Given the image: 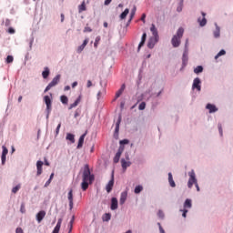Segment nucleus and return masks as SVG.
I'll return each mask as SVG.
<instances>
[{
  "mask_svg": "<svg viewBox=\"0 0 233 233\" xmlns=\"http://www.w3.org/2000/svg\"><path fill=\"white\" fill-rule=\"evenodd\" d=\"M94 179L95 177L90 172V167L88 166V164L85 165L81 183V188L84 192L88 189L89 185H92V183H94Z\"/></svg>",
  "mask_w": 233,
  "mask_h": 233,
  "instance_id": "f257e3e1",
  "label": "nucleus"
},
{
  "mask_svg": "<svg viewBox=\"0 0 233 233\" xmlns=\"http://www.w3.org/2000/svg\"><path fill=\"white\" fill-rule=\"evenodd\" d=\"M184 33H185V29H183V27H180L178 28L177 35L173 36L171 43L175 48H177V46L181 45V37H183Z\"/></svg>",
  "mask_w": 233,
  "mask_h": 233,
  "instance_id": "f03ea898",
  "label": "nucleus"
},
{
  "mask_svg": "<svg viewBox=\"0 0 233 233\" xmlns=\"http://www.w3.org/2000/svg\"><path fill=\"white\" fill-rule=\"evenodd\" d=\"M59 81H61V75H56L53 80L48 84V86L45 89V93L48 92L51 88H54V86L59 85Z\"/></svg>",
  "mask_w": 233,
  "mask_h": 233,
  "instance_id": "7ed1b4c3",
  "label": "nucleus"
},
{
  "mask_svg": "<svg viewBox=\"0 0 233 233\" xmlns=\"http://www.w3.org/2000/svg\"><path fill=\"white\" fill-rule=\"evenodd\" d=\"M189 176V179L187 182V187L188 188H192V187H194V185H196V183H198V179H196V172H194V170H191L188 173Z\"/></svg>",
  "mask_w": 233,
  "mask_h": 233,
  "instance_id": "20e7f679",
  "label": "nucleus"
},
{
  "mask_svg": "<svg viewBox=\"0 0 233 233\" xmlns=\"http://www.w3.org/2000/svg\"><path fill=\"white\" fill-rule=\"evenodd\" d=\"M44 101L46 105V112H47V115H46V117H48L50 116V113L52 112V98H50L49 96H44Z\"/></svg>",
  "mask_w": 233,
  "mask_h": 233,
  "instance_id": "39448f33",
  "label": "nucleus"
},
{
  "mask_svg": "<svg viewBox=\"0 0 233 233\" xmlns=\"http://www.w3.org/2000/svg\"><path fill=\"white\" fill-rule=\"evenodd\" d=\"M67 198L69 201V208L72 210L74 208V190L70 189L68 194H67Z\"/></svg>",
  "mask_w": 233,
  "mask_h": 233,
  "instance_id": "423d86ee",
  "label": "nucleus"
},
{
  "mask_svg": "<svg viewBox=\"0 0 233 233\" xmlns=\"http://www.w3.org/2000/svg\"><path fill=\"white\" fill-rule=\"evenodd\" d=\"M112 188H114V174L112 175L111 179L109 180V182L106 187V190L107 194H110V192H112Z\"/></svg>",
  "mask_w": 233,
  "mask_h": 233,
  "instance_id": "0eeeda50",
  "label": "nucleus"
},
{
  "mask_svg": "<svg viewBox=\"0 0 233 233\" xmlns=\"http://www.w3.org/2000/svg\"><path fill=\"white\" fill-rule=\"evenodd\" d=\"M45 216H46V212L45 210H41L36 214V220L38 223H41L43 219H45Z\"/></svg>",
  "mask_w": 233,
  "mask_h": 233,
  "instance_id": "6e6552de",
  "label": "nucleus"
},
{
  "mask_svg": "<svg viewBox=\"0 0 233 233\" xmlns=\"http://www.w3.org/2000/svg\"><path fill=\"white\" fill-rule=\"evenodd\" d=\"M200 85H201V80L198 77H197L193 81L192 88H197V90L200 91L201 90Z\"/></svg>",
  "mask_w": 233,
  "mask_h": 233,
  "instance_id": "1a4fd4ad",
  "label": "nucleus"
},
{
  "mask_svg": "<svg viewBox=\"0 0 233 233\" xmlns=\"http://www.w3.org/2000/svg\"><path fill=\"white\" fill-rule=\"evenodd\" d=\"M43 161L38 160L36 162V168H37V172H36V176H41V174H43Z\"/></svg>",
  "mask_w": 233,
  "mask_h": 233,
  "instance_id": "9d476101",
  "label": "nucleus"
},
{
  "mask_svg": "<svg viewBox=\"0 0 233 233\" xmlns=\"http://www.w3.org/2000/svg\"><path fill=\"white\" fill-rule=\"evenodd\" d=\"M206 108L209 111V114H214V112H218V107L215 105L208 104Z\"/></svg>",
  "mask_w": 233,
  "mask_h": 233,
  "instance_id": "9b49d317",
  "label": "nucleus"
},
{
  "mask_svg": "<svg viewBox=\"0 0 233 233\" xmlns=\"http://www.w3.org/2000/svg\"><path fill=\"white\" fill-rule=\"evenodd\" d=\"M192 208V199L187 198L184 202V210H188Z\"/></svg>",
  "mask_w": 233,
  "mask_h": 233,
  "instance_id": "f8f14e48",
  "label": "nucleus"
},
{
  "mask_svg": "<svg viewBox=\"0 0 233 233\" xmlns=\"http://www.w3.org/2000/svg\"><path fill=\"white\" fill-rule=\"evenodd\" d=\"M201 15L203 18H198V21L200 26H205V25H207V18H205V15H207V14H205V12H202Z\"/></svg>",
  "mask_w": 233,
  "mask_h": 233,
  "instance_id": "ddd939ff",
  "label": "nucleus"
},
{
  "mask_svg": "<svg viewBox=\"0 0 233 233\" xmlns=\"http://www.w3.org/2000/svg\"><path fill=\"white\" fill-rule=\"evenodd\" d=\"M85 137H86V133H84V134L79 137L77 148H82V147H83V144L85 143Z\"/></svg>",
  "mask_w": 233,
  "mask_h": 233,
  "instance_id": "4468645a",
  "label": "nucleus"
},
{
  "mask_svg": "<svg viewBox=\"0 0 233 233\" xmlns=\"http://www.w3.org/2000/svg\"><path fill=\"white\" fill-rule=\"evenodd\" d=\"M88 45V38H86L83 42V44L78 46L77 48V52L78 54H81V52H83V50H85V46H86Z\"/></svg>",
  "mask_w": 233,
  "mask_h": 233,
  "instance_id": "2eb2a0df",
  "label": "nucleus"
},
{
  "mask_svg": "<svg viewBox=\"0 0 233 233\" xmlns=\"http://www.w3.org/2000/svg\"><path fill=\"white\" fill-rule=\"evenodd\" d=\"M61 223H63V219L59 218L52 233H59V230H61Z\"/></svg>",
  "mask_w": 233,
  "mask_h": 233,
  "instance_id": "dca6fc26",
  "label": "nucleus"
},
{
  "mask_svg": "<svg viewBox=\"0 0 233 233\" xmlns=\"http://www.w3.org/2000/svg\"><path fill=\"white\" fill-rule=\"evenodd\" d=\"M127 196H128V193L127 191H124V192L121 193L120 205H125V201H127Z\"/></svg>",
  "mask_w": 233,
  "mask_h": 233,
  "instance_id": "f3484780",
  "label": "nucleus"
},
{
  "mask_svg": "<svg viewBox=\"0 0 233 233\" xmlns=\"http://www.w3.org/2000/svg\"><path fill=\"white\" fill-rule=\"evenodd\" d=\"M111 210H117V198H112L111 199Z\"/></svg>",
  "mask_w": 233,
  "mask_h": 233,
  "instance_id": "a211bd4d",
  "label": "nucleus"
},
{
  "mask_svg": "<svg viewBox=\"0 0 233 233\" xmlns=\"http://www.w3.org/2000/svg\"><path fill=\"white\" fill-rule=\"evenodd\" d=\"M125 88H127V86H125V84H123L120 87V89L118 91H116V98L117 99L118 97H121V95L123 94V92H125Z\"/></svg>",
  "mask_w": 233,
  "mask_h": 233,
  "instance_id": "6ab92c4d",
  "label": "nucleus"
},
{
  "mask_svg": "<svg viewBox=\"0 0 233 233\" xmlns=\"http://www.w3.org/2000/svg\"><path fill=\"white\" fill-rule=\"evenodd\" d=\"M81 103V96H79L77 98H76V100L73 103V104H71L70 106H69V110H72V108H76V106H77V105H79Z\"/></svg>",
  "mask_w": 233,
  "mask_h": 233,
  "instance_id": "aec40b11",
  "label": "nucleus"
},
{
  "mask_svg": "<svg viewBox=\"0 0 233 233\" xmlns=\"http://www.w3.org/2000/svg\"><path fill=\"white\" fill-rule=\"evenodd\" d=\"M168 183L172 188L176 187V182H174V177H172V173H168Z\"/></svg>",
  "mask_w": 233,
  "mask_h": 233,
  "instance_id": "412c9836",
  "label": "nucleus"
},
{
  "mask_svg": "<svg viewBox=\"0 0 233 233\" xmlns=\"http://www.w3.org/2000/svg\"><path fill=\"white\" fill-rule=\"evenodd\" d=\"M122 163V168H124V170H127V168H128V167H130L131 163L129 161L125 160V158H123L121 160Z\"/></svg>",
  "mask_w": 233,
  "mask_h": 233,
  "instance_id": "4be33fe9",
  "label": "nucleus"
},
{
  "mask_svg": "<svg viewBox=\"0 0 233 233\" xmlns=\"http://www.w3.org/2000/svg\"><path fill=\"white\" fill-rule=\"evenodd\" d=\"M145 41H147V33H144L142 35L141 42L138 45V50H140L141 46H143L145 45Z\"/></svg>",
  "mask_w": 233,
  "mask_h": 233,
  "instance_id": "5701e85b",
  "label": "nucleus"
},
{
  "mask_svg": "<svg viewBox=\"0 0 233 233\" xmlns=\"http://www.w3.org/2000/svg\"><path fill=\"white\" fill-rule=\"evenodd\" d=\"M42 76L44 79H47L50 76V69L48 67H45V70L42 72Z\"/></svg>",
  "mask_w": 233,
  "mask_h": 233,
  "instance_id": "b1692460",
  "label": "nucleus"
},
{
  "mask_svg": "<svg viewBox=\"0 0 233 233\" xmlns=\"http://www.w3.org/2000/svg\"><path fill=\"white\" fill-rule=\"evenodd\" d=\"M150 30L154 35L155 38H157V29L156 28V25L152 24Z\"/></svg>",
  "mask_w": 233,
  "mask_h": 233,
  "instance_id": "393cba45",
  "label": "nucleus"
},
{
  "mask_svg": "<svg viewBox=\"0 0 233 233\" xmlns=\"http://www.w3.org/2000/svg\"><path fill=\"white\" fill-rule=\"evenodd\" d=\"M86 10V4H85V1L82 2V4L78 6V12L81 14L82 12H85Z\"/></svg>",
  "mask_w": 233,
  "mask_h": 233,
  "instance_id": "a878e982",
  "label": "nucleus"
},
{
  "mask_svg": "<svg viewBox=\"0 0 233 233\" xmlns=\"http://www.w3.org/2000/svg\"><path fill=\"white\" fill-rule=\"evenodd\" d=\"M156 39H157V38H150V39H149V41H148V43H147V46H148L149 48H154V46L156 45V42H157Z\"/></svg>",
  "mask_w": 233,
  "mask_h": 233,
  "instance_id": "bb28decb",
  "label": "nucleus"
},
{
  "mask_svg": "<svg viewBox=\"0 0 233 233\" xmlns=\"http://www.w3.org/2000/svg\"><path fill=\"white\" fill-rule=\"evenodd\" d=\"M119 125H121V116L118 117L116 123L115 134H119Z\"/></svg>",
  "mask_w": 233,
  "mask_h": 233,
  "instance_id": "cd10ccee",
  "label": "nucleus"
},
{
  "mask_svg": "<svg viewBox=\"0 0 233 233\" xmlns=\"http://www.w3.org/2000/svg\"><path fill=\"white\" fill-rule=\"evenodd\" d=\"M130 13L128 8L125 9V11L120 15V19H127V16Z\"/></svg>",
  "mask_w": 233,
  "mask_h": 233,
  "instance_id": "c85d7f7f",
  "label": "nucleus"
},
{
  "mask_svg": "<svg viewBox=\"0 0 233 233\" xmlns=\"http://www.w3.org/2000/svg\"><path fill=\"white\" fill-rule=\"evenodd\" d=\"M67 141H70L71 143H76V138L73 134L68 133L66 135Z\"/></svg>",
  "mask_w": 233,
  "mask_h": 233,
  "instance_id": "c756f323",
  "label": "nucleus"
},
{
  "mask_svg": "<svg viewBox=\"0 0 233 233\" xmlns=\"http://www.w3.org/2000/svg\"><path fill=\"white\" fill-rule=\"evenodd\" d=\"M60 101L63 105H68V97L65 95L60 96Z\"/></svg>",
  "mask_w": 233,
  "mask_h": 233,
  "instance_id": "7c9ffc66",
  "label": "nucleus"
},
{
  "mask_svg": "<svg viewBox=\"0 0 233 233\" xmlns=\"http://www.w3.org/2000/svg\"><path fill=\"white\" fill-rule=\"evenodd\" d=\"M20 189H21V184H18L17 186L13 187L12 192L13 194H17V192H19Z\"/></svg>",
  "mask_w": 233,
  "mask_h": 233,
  "instance_id": "2f4dec72",
  "label": "nucleus"
},
{
  "mask_svg": "<svg viewBox=\"0 0 233 233\" xmlns=\"http://www.w3.org/2000/svg\"><path fill=\"white\" fill-rule=\"evenodd\" d=\"M137 7L134 6L133 9L131 10V14H130V19H129V23L130 21H132V19H134V15H136V11H137Z\"/></svg>",
  "mask_w": 233,
  "mask_h": 233,
  "instance_id": "473e14b6",
  "label": "nucleus"
},
{
  "mask_svg": "<svg viewBox=\"0 0 233 233\" xmlns=\"http://www.w3.org/2000/svg\"><path fill=\"white\" fill-rule=\"evenodd\" d=\"M195 74H201V72H203V67L201 66H198L195 69H194Z\"/></svg>",
  "mask_w": 233,
  "mask_h": 233,
  "instance_id": "72a5a7b5",
  "label": "nucleus"
},
{
  "mask_svg": "<svg viewBox=\"0 0 233 233\" xmlns=\"http://www.w3.org/2000/svg\"><path fill=\"white\" fill-rule=\"evenodd\" d=\"M227 54V52L225 50H220L218 55L215 56V59H218L219 57H221V56H225Z\"/></svg>",
  "mask_w": 233,
  "mask_h": 233,
  "instance_id": "f704fd0d",
  "label": "nucleus"
},
{
  "mask_svg": "<svg viewBox=\"0 0 233 233\" xmlns=\"http://www.w3.org/2000/svg\"><path fill=\"white\" fill-rule=\"evenodd\" d=\"M142 191H143V186H137L135 187V194H139Z\"/></svg>",
  "mask_w": 233,
  "mask_h": 233,
  "instance_id": "c9c22d12",
  "label": "nucleus"
},
{
  "mask_svg": "<svg viewBox=\"0 0 233 233\" xmlns=\"http://www.w3.org/2000/svg\"><path fill=\"white\" fill-rule=\"evenodd\" d=\"M111 215L110 213H106L103 218V221H110Z\"/></svg>",
  "mask_w": 233,
  "mask_h": 233,
  "instance_id": "e433bc0d",
  "label": "nucleus"
},
{
  "mask_svg": "<svg viewBox=\"0 0 233 233\" xmlns=\"http://www.w3.org/2000/svg\"><path fill=\"white\" fill-rule=\"evenodd\" d=\"M120 157H121L120 153H116L115 157H114V163H119Z\"/></svg>",
  "mask_w": 233,
  "mask_h": 233,
  "instance_id": "4c0bfd02",
  "label": "nucleus"
},
{
  "mask_svg": "<svg viewBox=\"0 0 233 233\" xmlns=\"http://www.w3.org/2000/svg\"><path fill=\"white\" fill-rule=\"evenodd\" d=\"M99 41H101V36H96L94 43L95 48H97V45H99Z\"/></svg>",
  "mask_w": 233,
  "mask_h": 233,
  "instance_id": "58836bf2",
  "label": "nucleus"
},
{
  "mask_svg": "<svg viewBox=\"0 0 233 233\" xmlns=\"http://www.w3.org/2000/svg\"><path fill=\"white\" fill-rule=\"evenodd\" d=\"M145 108H147V103H145V102L140 103L138 106V109L145 110Z\"/></svg>",
  "mask_w": 233,
  "mask_h": 233,
  "instance_id": "ea45409f",
  "label": "nucleus"
},
{
  "mask_svg": "<svg viewBox=\"0 0 233 233\" xmlns=\"http://www.w3.org/2000/svg\"><path fill=\"white\" fill-rule=\"evenodd\" d=\"M220 35L219 27H217L216 31H214V37L218 38Z\"/></svg>",
  "mask_w": 233,
  "mask_h": 233,
  "instance_id": "a19ab883",
  "label": "nucleus"
},
{
  "mask_svg": "<svg viewBox=\"0 0 233 233\" xmlns=\"http://www.w3.org/2000/svg\"><path fill=\"white\" fill-rule=\"evenodd\" d=\"M2 148H3L2 155L3 156H7L8 155V148H6V147H5V146H3Z\"/></svg>",
  "mask_w": 233,
  "mask_h": 233,
  "instance_id": "79ce46f5",
  "label": "nucleus"
},
{
  "mask_svg": "<svg viewBox=\"0 0 233 233\" xmlns=\"http://www.w3.org/2000/svg\"><path fill=\"white\" fill-rule=\"evenodd\" d=\"M157 217L160 218V219H163V218H165V213H163V210H158Z\"/></svg>",
  "mask_w": 233,
  "mask_h": 233,
  "instance_id": "37998d69",
  "label": "nucleus"
},
{
  "mask_svg": "<svg viewBox=\"0 0 233 233\" xmlns=\"http://www.w3.org/2000/svg\"><path fill=\"white\" fill-rule=\"evenodd\" d=\"M20 212H21L22 214H25V212H26V208H25V203H22V204H21Z\"/></svg>",
  "mask_w": 233,
  "mask_h": 233,
  "instance_id": "c03bdc74",
  "label": "nucleus"
},
{
  "mask_svg": "<svg viewBox=\"0 0 233 233\" xmlns=\"http://www.w3.org/2000/svg\"><path fill=\"white\" fill-rule=\"evenodd\" d=\"M182 212V218H187V214H188V209H180Z\"/></svg>",
  "mask_w": 233,
  "mask_h": 233,
  "instance_id": "a18cd8bd",
  "label": "nucleus"
},
{
  "mask_svg": "<svg viewBox=\"0 0 233 233\" xmlns=\"http://www.w3.org/2000/svg\"><path fill=\"white\" fill-rule=\"evenodd\" d=\"M6 63H14V56H7L6 57Z\"/></svg>",
  "mask_w": 233,
  "mask_h": 233,
  "instance_id": "49530a36",
  "label": "nucleus"
},
{
  "mask_svg": "<svg viewBox=\"0 0 233 233\" xmlns=\"http://www.w3.org/2000/svg\"><path fill=\"white\" fill-rule=\"evenodd\" d=\"M124 150H125V147L120 146L118 148V151L116 153L120 154V156H121V154H123Z\"/></svg>",
  "mask_w": 233,
  "mask_h": 233,
  "instance_id": "de8ad7c7",
  "label": "nucleus"
},
{
  "mask_svg": "<svg viewBox=\"0 0 233 233\" xmlns=\"http://www.w3.org/2000/svg\"><path fill=\"white\" fill-rule=\"evenodd\" d=\"M1 159H2V165H5V163H6V155H2Z\"/></svg>",
  "mask_w": 233,
  "mask_h": 233,
  "instance_id": "09e8293b",
  "label": "nucleus"
},
{
  "mask_svg": "<svg viewBox=\"0 0 233 233\" xmlns=\"http://www.w3.org/2000/svg\"><path fill=\"white\" fill-rule=\"evenodd\" d=\"M128 143H129L128 139L120 140V145H128Z\"/></svg>",
  "mask_w": 233,
  "mask_h": 233,
  "instance_id": "8fccbe9b",
  "label": "nucleus"
},
{
  "mask_svg": "<svg viewBox=\"0 0 233 233\" xmlns=\"http://www.w3.org/2000/svg\"><path fill=\"white\" fill-rule=\"evenodd\" d=\"M84 32L86 33V32H92V28L88 27V26H86L84 28Z\"/></svg>",
  "mask_w": 233,
  "mask_h": 233,
  "instance_id": "3c124183",
  "label": "nucleus"
},
{
  "mask_svg": "<svg viewBox=\"0 0 233 233\" xmlns=\"http://www.w3.org/2000/svg\"><path fill=\"white\" fill-rule=\"evenodd\" d=\"M218 131L220 136H223V128L221 127V125H218Z\"/></svg>",
  "mask_w": 233,
  "mask_h": 233,
  "instance_id": "603ef678",
  "label": "nucleus"
},
{
  "mask_svg": "<svg viewBox=\"0 0 233 233\" xmlns=\"http://www.w3.org/2000/svg\"><path fill=\"white\" fill-rule=\"evenodd\" d=\"M9 34H15V30L12 27L8 29Z\"/></svg>",
  "mask_w": 233,
  "mask_h": 233,
  "instance_id": "864d4df0",
  "label": "nucleus"
},
{
  "mask_svg": "<svg viewBox=\"0 0 233 233\" xmlns=\"http://www.w3.org/2000/svg\"><path fill=\"white\" fill-rule=\"evenodd\" d=\"M15 233H24L23 228H17L16 230H15Z\"/></svg>",
  "mask_w": 233,
  "mask_h": 233,
  "instance_id": "5fc2aeb1",
  "label": "nucleus"
},
{
  "mask_svg": "<svg viewBox=\"0 0 233 233\" xmlns=\"http://www.w3.org/2000/svg\"><path fill=\"white\" fill-rule=\"evenodd\" d=\"M112 3V0H105L106 6H108Z\"/></svg>",
  "mask_w": 233,
  "mask_h": 233,
  "instance_id": "6e6d98bb",
  "label": "nucleus"
},
{
  "mask_svg": "<svg viewBox=\"0 0 233 233\" xmlns=\"http://www.w3.org/2000/svg\"><path fill=\"white\" fill-rule=\"evenodd\" d=\"M140 19L141 21H143V23H145V19H147V15L143 14Z\"/></svg>",
  "mask_w": 233,
  "mask_h": 233,
  "instance_id": "4d7b16f0",
  "label": "nucleus"
},
{
  "mask_svg": "<svg viewBox=\"0 0 233 233\" xmlns=\"http://www.w3.org/2000/svg\"><path fill=\"white\" fill-rule=\"evenodd\" d=\"M5 26H10V19H5Z\"/></svg>",
  "mask_w": 233,
  "mask_h": 233,
  "instance_id": "13d9d810",
  "label": "nucleus"
},
{
  "mask_svg": "<svg viewBox=\"0 0 233 233\" xmlns=\"http://www.w3.org/2000/svg\"><path fill=\"white\" fill-rule=\"evenodd\" d=\"M61 129V124H58L56 127V134H59V130Z\"/></svg>",
  "mask_w": 233,
  "mask_h": 233,
  "instance_id": "bf43d9fd",
  "label": "nucleus"
},
{
  "mask_svg": "<svg viewBox=\"0 0 233 233\" xmlns=\"http://www.w3.org/2000/svg\"><path fill=\"white\" fill-rule=\"evenodd\" d=\"M50 183H52V180H50V178L46 182L45 187H48V185H50Z\"/></svg>",
  "mask_w": 233,
  "mask_h": 233,
  "instance_id": "052dcab7",
  "label": "nucleus"
},
{
  "mask_svg": "<svg viewBox=\"0 0 233 233\" xmlns=\"http://www.w3.org/2000/svg\"><path fill=\"white\" fill-rule=\"evenodd\" d=\"M92 86V81L88 80L87 81V88H90Z\"/></svg>",
  "mask_w": 233,
  "mask_h": 233,
  "instance_id": "680f3d73",
  "label": "nucleus"
},
{
  "mask_svg": "<svg viewBox=\"0 0 233 233\" xmlns=\"http://www.w3.org/2000/svg\"><path fill=\"white\" fill-rule=\"evenodd\" d=\"M65 21V15L61 14V23Z\"/></svg>",
  "mask_w": 233,
  "mask_h": 233,
  "instance_id": "e2e57ef3",
  "label": "nucleus"
},
{
  "mask_svg": "<svg viewBox=\"0 0 233 233\" xmlns=\"http://www.w3.org/2000/svg\"><path fill=\"white\" fill-rule=\"evenodd\" d=\"M76 86H77V82H74V83L72 84V88H76Z\"/></svg>",
  "mask_w": 233,
  "mask_h": 233,
  "instance_id": "0e129e2a",
  "label": "nucleus"
},
{
  "mask_svg": "<svg viewBox=\"0 0 233 233\" xmlns=\"http://www.w3.org/2000/svg\"><path fill=\"white\" fill-rule=\"evenodd\" d=\"M159 231H160V233H165V229H163V227L159 228Z\"/></svg>",
  "mask_w": 233,
  "mask_h": 233,
  "instance_id": "69168bd1",
  "label": "nucleus"
},
{
  "mask_svg": "<svg viewBox=\"0 0 233 233\" xmlns=\"http://www.w3.org/2000/svg\"><path fill=\"white\" fill-rule=\"evenodd\" d=\"M68 227H69V231H68V233H71V232H72L73 226H72V225H68Z\"/></svg>",
  "mask_w": 233,
  "mask_h": 233,
  "instance_id": "338daca9",
  "label": "nucleus"
},
{
  "mask_svg": "<svg viewBox=\"0 0 233 233\" xmlns=\"http://www.w3.org/2000/svg\"><path fill=\"white\" fill-rule=\"evenodd\" d=\"M68 90H70V86H66L65 87V91H66V92L68 91Z\"/></svg>",
  "mask_w": 233,
  "mask_h": 233,
  "instance_id": "774afa93",
  "label": "nucleus"
}]
</instances>
